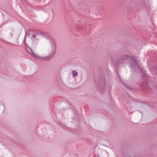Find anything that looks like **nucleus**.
<instances>
[{
	"instance_id": "obj_1",
	"label": "nucleus",
	"mask_w": 157,
	"mask_h": 157,
	"mask_svg": "<svg viewBox=\"0 0 157 157\" xmlns=\"http://www.w3.org/2000/svg\"><path fill=\"white\" fill-rule=\"evenodd\" d=\"M30 51H31L33 57L35 58H38L39 57L37 55L35 54L30 49Z\"/></svg>"
},
{
	"instance_id": "obj_2",
	"label": "nucleus",
	"mask_w": 157,
	"mask_h": 157,
	"mask_svg": "<svg viewBox=\"0 0 157 157\" xmlns=\"http://www.w3.org/2000/svg\"><path fill=\"white\" fill-rule=\"evenodd\" d=\"M72 74H73V75L74 76H75L77 75V72L76 71H72Z\"/></svg>"
},
{
	"instance_id": "obj_3",
	"label": "nucleus",
	"mask_w": 157,
	"mask_h": 157,
	"mask_svg": "<svg viewBox=\"0 0 157 157\" xmlns=\"http://www.w3.org/2000/svg\"><path fill=\"white\" fill-rule=\"evenodd\" d=\"M134 62H135V64H136V63H136V62L135 61H134Z\"/></svg>"
},
{
	"instance_id": "obj_4",
	"label": "nucleus",
	"mask_w": 157,
	"mask_h": 157,
	"mask_svg": "<svg viewBox=\"0 0 157 157\" xmlns=\"http://www.w3.org/2000/svg\"><path fill=\"white\" fill-rule=\"evenodd\" d=\"M33 37H35V35H33Z\"/></svg>"
},
{
	"instance_id": "obj_5",
	"label": "nucleus",
	"mask_w": 157,
	"mask_h": 157,
	"mask_svg": "<svg viewBox=\"0 0 157 157\" xmlns=\"http://www.w3.org/2000/svg\"><path fill=\"white\" fill-rule=\"evenodd\" d=\"M55 43L54 42V45H55Z\"/></svg>"
}]
</instances>
